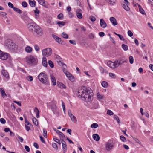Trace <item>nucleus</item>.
<instances>
[{
	"label": "nucleus",
	"instance_id": "nucleus-1",
	"mask_svg": "<svg viewBox=\"0 0 153 153\" xmlns=\"http://www.w3.org/2000/svg\"><path fill=\"white\" fill-rule=\"evenodd\" d=\"M85 87H82L78 90V94L81 97L83 98L87 102L91 101L93 99L92 92Z\"/></svg>",
	"mask_w": 153,
	"mask_h": 153
},
{
	"label": "nucleus",
	"instance_id": "nucleus-2",
	"mask_svg": "<svg viewBox=\"0 0 153 153\" xmlns=\"http://www.w3.org/2000/svg\"><path fill=\"white\" fill-rule=\"evenodd\" d=\"M27 28L30 32L32 33L35 32L39 36H41L42 34V29L35 23L32 22L27 24Z\"/></svg>",
	"mask_w": 153,
	"mask_h": 153
},
{
	"label": "nucleus",
	"instance_id": "nucleus-3",
	"mask_svg": "<svg viewBox=\"0 0 153 153\" xmlns=\"http://www.w3.org/2000/svg\"><path fill=\"white\" fill-rule=\"evenodd\" d=\"M5 45L11 52H15L17 50L18 46L10 39H7L5 42Z\"/></svg>",
	"mask_w": 153,
	"mask_h": 153
},
{
	"label": "nucleus",
	"instance_id": "nucleus-4",
	"mask_svg": "<svg viewBox=\"0 0 153 153\" xmlns=\"http://www.w3.org/2000/svg\"><path fill=\"white\" fill-rule=\"evenodd\" d=\"M38 78L39 80L44 84L48 83V78L47 75L43 72L41 73L38 75Z\"/></svg>",
	"mask_w": 153,
	"mask_h": 153
},
{
	"label": "nucleus",
	"instance_id": "nucleus-5",
	"mask_svg": "<svg viewBox=\"0 0 153 153\" xmlns=\"http://www.w3.org/2000/svg\"><path fill=\"white\" fill-rule=\"evenodd\" d=\"M114 145L113 141L112 140H109L105 144V148L106 150L109 151L111 150L114 147Z\"/></svg>",
	"mask_w": 153,
	"mask_h": 153
},
{
	"label": "nucleus",
	"instance_id": "nucleus-6",
	"mask_svg": "<svg viewBox=\"0 0 153 153\" xmlns=\"http://www.w3.org/2000/svg\"><path fill=\"white\" fill-rule=\"evenodd\" d=\"M52 50L50 48H47L43 49L42 51V54L43 56H49L52 54Z\"/></svg>",
	"mask_w": 153,
	"mask_h": 153
},
{
	"label": "nucleus",
	"instance_id": "nucleus-7",
	"mask_svg": "<svg viewBox=\"0 0 153 153\" xmlns=\"http://www.w3.org/2000/svg\"><path fill=\"white\" fill-rule=\"evenodd\" d=\"M37 59L32 56L29 57L27 59V63L31 65L35 64L37 62Z\"/></svg>",
	"mask_w": 153,
	"mask_h": 153
},
{
	"label": "nucleus",
	"instance_id": "nucleus-8",
	"mask_svg": "<svg viewBox=\"0 0 153 153\" xmlns=\"http://www.w3.org/2000/svg\"><path fill=\"white\" fill-rule=\"evenodd\" d=\"M9 54L6 53L0 50V59L2 60H6L8 57Z\"/></svg>",
	"mask_w": 153,
	"mask_h": 153
},
{
	"label": "nucleus",
	"instance_id": "nucleus-9",
	"mask_svg": "<svg viewBox=\"0 0 153 153\" xmlns=\"http://www.w3.org/2000/svg\"><path fill=\"white\" fill-rule=\"evenodd\" d=\"M107 65L111 68H114L116 67H118V65H117L116 61L114 62H113L110 61H108L107 62Z\"/></svg>",
	"mask_w": 153,
	"mask_h": 153
},
{
	"label": "nucleus",
	"instance_id": "nucleus-10",
	"mask_svg": "<svg viewBox=\"0 0 153 153\" xmlns=\"http://www.w3.org/2000/svg\"><path fill=\"white\" fill-rule=\"evenodd\" d=\"M68 113L69 116L71 118V120L73 122L76 123L77 121L76 117L71 113V110H68Z\"/></svg>",
	"mask_w": 153,
	"mask_h": 153
},
{
	"label": "nucleus",
	"instance_id": "nucleus-11",
	"mask_svg": "<svg viewBox=\"0 0 153 153\" xmlns=\"http://www.w3.org/2000/svg\"><path fill=\"white\" fill-rule=\"evenodd\" d=\"M76 13L78 19H81L82 18V10L81 9H77L76 11Z\"/></svg>",
	"mask_w": 153,
	"mask_h": 153
},
{
	"label": "nucleus",
	"instance_id": "nucleus-12",
	"mask_svg": "<svg viewBox=\"0 0 153 153\" xmlns=\"http://www.w3.org/2000/svg\"><path fill=\"white\" fill-rule=\"evenodd\" d=\"M100 24L101 27L103 28H105L107 27V24L103 19H100Z\"/></svg>",
	"mask_w": 153,
	"mask_h": 153
},
{
	"label": "nucleus",
	"instance_id": "nucleus-13",
	"mask_svg": "<svg viewBox=\"0 0 153 153\" xmlns=\"http://www.w3.org/2000/svg\"><path fill=\"white\" fill-rule=\"evenodd\" d=\"M110 20L114 26H115L118 24L116 20L114 17H111L110 18Z\"/></svg>",
	"mask_w": 153,
	"mask_h": 153
},
{
	"label": "nucleus",
	"instance_id": "nucleus-14",
	"mask_svg": "<svg viewBox=\"0 0 153 153\" xmlns=\"http://www.w3.org/2000/svg\"><path fill=\"white\" fill-rule=\"evenodd\" d=\"M1 73L3 76L6 78L9 77V75L8 73L6 70H5L3 68L2 70Z\"/></svg>",
	"mask_w": 153,
	"mask_h": 153
},
{
	"label": "nucleus",
	"instance_id": "nucleus-15",
	"mask_svg": "<svg viewBox=\"0 0 153 153\" xmlns=\"http://www.w3.org/2000/svg\"><path fill=\"white\" fill-rule=\"evenodd\" d=\"M0 92L1 94V96L3 98H4L7 96V94L3 88H0Z\"/></svg>",
	"mask_w": 153,
	"mask_h": 153
},
{
	"label": "nucleus",
	"instance_id": "nucleus-16",
	"mask_svg": "<svg viewBox=\"0 0 153 153\" xmlns=\"http://www.w3.org/2000/svg\"><path fill=\"white\" fill-rule=\"evenodd\" d=\"M51 109L53 112L54 113H56L57 111V109L56 108V106L55 104H53L51 105Z\"/></svg>",
	"mask_w": 153,
	"mask_h": 153
},
{
	"label": "nucleus",
	"instance_id": "nucleus-17",
	"mask_svg": "<svg viewBox=\"0 0 153 153\" xmlns=\"http://www.w3.org/2000/svg\"><path fill=\"white\" fill-rule=\"evenodd\" d=\"M53 85H55L56 84V82L55 77L53 75H51L50 76Z\"/></svg>",
	"mask_w": 153,
	"mask_h": 153
},
{
	"label": "nucleus",
	"instance_id": "nucleus-18",
	"mask_svg": "<svg viewBox=\"0 0 153 153\" xmlns=\"http://www.w3.org/2000/svg\"><path fill=\"white\" fill-rule=\"evenodd\" d=\"M129 4H122V7L127 11H128L130 10V8L128 6Z\"/></svg>",
	"mask_w": 153,
	"mask_h": 153
},
{
	"label": "nucleus",
	"instance_id": "nucleus-19",
	"mask_svg": "<svg viewBox=\"0 0 153 153\" xmlns=\"http://www.w3.org/2000/svg\"><path fill=\"white\" fill-rule=\"evenodd\" d=\"M93 137L94 139V140H95L96 141H98L100 139V137H99V135L97 134H94L93 135Z\"/></svg>",
	"mask_w": 153,
	"mask_h": 153
},
{
	"label": "nucleus",
	"instance_id": "nucleus-20",
	"mask_svg": "<svg viewBox=\"0 0 153 153\" xmlns=\"http://www.w3.org/2000/svg\"><path fill=\"white\" fill-rule=\"evenodd\" d=\"M42 63L43 65L45 67H47L48 65L47 62L46 61V58L45 57L42 58Z\"/></svg>",
	"mask_w": 153,
	"mask_h": 153
},
{
	"label": "nucleus",
	"instance_id": "nucleus-21",
	"mask_svg": "<svg viewBox=\"0 0 153 153\" xmlns=\"http://www.w3.org/2000/svg\"><path fill=\"white\" fill-rule=\"evenodd\" d=\"M29 3L30 5L32 7H35L36 6V2L34 0H33L32 1L31 0H29Z\"/></svg>",
	"mask_w": 153,
	"mask_h": 153
},
{
	"label": "nucleus",
	"instance_id": "nucleus-22",
	"mask_svg": "<svg viewBox=\"0 0 153 153\" xmlns=\"http://www.w3.org/2000/svg\"><path fill=\"white\" fill-rule=\"evenodd\" d=\"M65 74L69 80L71 81L73 80V77L71 74L69 72H67Z\"/></svg>",
	"mask_w": 153,
	"mask_h": 153
},
{
	"label": "nucleus",
	"instance_id": "nucleus-23",
	"mask_svg": "<svg viewBox=\"0 0 153 153\" xmlns=\"http://www.w3.org/2000/svg\"><path fill=\"white\" fill-rule=\"evenodd\" d=\"M57 84L59 87L60 88L64 89H65L66 88V86L62 83L58 82H57Z\"/></svg>",
	"mask_w": 153,
	"mask_h": 153
},
{
	"label": "nucleus",
	"instance_id": "nucleus-24",
	"mask_svg": "<svg viewBox=\"0 0 153 153\" xmlns=\"http://www.w3.org/2000/svg\"><path fill=\"white\" fill-rule=\"evenodd\" d=\"M25 51L27 53H30L32 51V48L31 47L28 46L25 48Z\"/></svg>",
	"mask_w": 153,
	"mask_h": 153
},
{
	"label": "nucleus",
	"instance_id": "nucleus-25",
	"mask_svg": "<svg viewBox=\"0 0 153 153\" xmlns=\"http://www.w3.org/2000/svg\"><path fill=\"white\" fill-rule=\"evenodd\" d=\"M62 148L64 150V152L65 153L67 149V145L65 142H62Z\"/></svg>",
	"mask_w": 153,
	"mask_h": 153
},
{
	"label": "nucleus",
	"instance_id": "nucleus-26",
	"mask_svg": "<svg viewBox=\"0 0 153 153\" xmlns=\"http://www.w3.org/2000/svg\"><path fill=\"white\" fill-rule=\"evenodd\" d=\"M55 57L56 59L57 62H58V64L61 63V60L62 59L60 56L58 55H55Z\"/></svg>",
	"mask_w": 153,
	"mask_h": 153
},
{
	"label": "nucleus",
	"instance_id": "nucleus-27",
	"mask_svg": "<svg viewBox=\"0 0 153 153\" xmlns=\"http://www.w3.org/2000/svg\"><path fill=\"white\" fill-rule=\"evenodd\" d=\"M56 133H57L60 136L59 137H62V138L65 137V136L64 134L60 131L57 130L56 131Z\"/></svg>",
	"mask_w": 153,
	"mask_h": 153
},
{
	"label": "nucleus",
	"instance_id": "nucleus-28",
	"mask_svg": "<svg viewBox=\"0 0 153 153\" xmlns=\"http://www.w3.org/2000/svg\"><path fill=\"white\" fill-rule=\"evenodd\" d=\"M34 111L36 113V117L37 118L39 117V111L38 108L36 107L34 110Z\"/></svg>",
	"mask_w": 153,
	"mask_h": 153
},
{
	"label": "nucleus",
	"instance_id": "nucleus-29",
	"mask_svg": "<svg viewBox=\"0 0 153 153\" xmlns=\"http://www.w3.org/2000/svg\"><path fill=\"white\" fill-rule=\"evenodd\" d=\"M33 123L36 126H37L38 125V120L35 117H33Z\"/></svg>",
	"mask_w": 153,
	"mask_h": 153
},
{
	"label": "nucleus",
	"instance_id": "nucleus-30",
	"mask_svg": "<svg viewBox=\"0 0 153 153\" xmlns=\"http://www.w3.org/2000/svg\"><path fill=\"white\" fill-rule=\"evenodd\" d=\"M116 0H106V2L109 4H113L115 3Z\"/></svg>",
	"mask_w": 153,
	"mask_h": 153
},
{
	"label": "nucleus",
	"instance_id": "nucleus-31",
	"mask_svg": "<svg viewBox=\"0 0 153 153\" xmlns=\"http://www.w3.org/2000/svg\"><path fill=\"white\" fill-rule=\"evenodd\" d=\"M65 24V22L63 21H58L57 22V24L60 27L64 25Z\"/></svg>",
	"mask_w": 153,
	"mask_h": 153
},
{
	"label": "nucleus",
	"instance_id": "nucleus-32",
	"mask_svg": "<svg viewBox=\"0 0 153 153\" xmlns=\"http://www.w3.org/2000/svg\"><path fill=\"white\" fill-rule=\"evenodd\" d=\"M13 10L14 11L19 14H21L22 13V11L21 10L18 8L15 7L14 8H13Z\"/></svg>",
	"mask_w": 153,
	"mask_h": 153
},
{
	"label": "nucleus",
	"instance_id": "nucleus-33",
	"mask_svg": "<svg viewBox=\"0 0 153 153\" xmlns=\"http://www.w3.org/2000/svg\"><path fill=\"white\" fill-rule=\"evenodd\" d=\"M122 47L124 51H127L128 49V46L127 45L123 44L122 45Z\"/></svg>",
	"mask_w": 153,
	"mask_h": 153
},
{
	"label": "nucleus",
	"instance_id": "nucleus-34",
	"mask_svg": "<svg viewBox=\"0 0 153 153\" xmlns=\"http://www.w3.org/2000/svg\"><path fill=\"white\" fill-rule=\"evenodd\" d=\"M114 118L115 120H117V123L119 124L120 123V120L118 116L116 115H114Z\"/></svg>",
	"mask_w": 153,
	"mask_h": 153
},
{
	"label": "nucleus",
	"instance_id": "nucleus-35",
	"mask_svg": "<svg viewBox=\"0 0 153 153\" xmlns=\"http://www.w3.org/2000/svg\"><path fill=\"white\" fill-rule=\"evenodd\" d=\"M116 62L117 64V65H118V67L119 65L123 63L124 62V61H122L121 60H117V61H116Z\"/></svg>",
	"mask_w": 153,
	"mask_h": 153
},
{
	"label": "nucleus",
	"instance_id": "nucleus-36",
	"mask_svg": "<svg viewBox=\"0 0 153 153\" xmlns=\"http://www.w3.org/2000/svg\"><path fill=\"white\" fill-rule=\"evenodd\" d=\"M102 85V87L104 88H106L108 85V83L107 82L105 81H103L101 83Z\"/></svg>",
	"mask_w": 153,
	"mask_h": 153
},
{
	"label": "nucleus",
	"instance_id": "nucleus-37",
	"mask_svg": "<svg viewBox=\"0 0 153 153\" xmlns=\"http://www.w3.org/2000/svg\"><path fill=\"white\" fill-rule=\"evenodd\" d=\"M63 15L62 13H60L57 16V18L61 20H62L63 19Z\"/></svg>",
	"mask_w": 153,
	"mask_h": 153
},
{
	"label": "nucleus",
	"instance_id": "nucleus-38",
	"mask_svg": "<svg viewBox=\"0 0 153 153\" xmlns=\"http://www.w3.org/2000/svg\"><path fill=\"white\" fill-rule=\"evenodd\" d=\"M48 63L51 67L53 68L54 67V65L53 63L51 60H49L48 61Z\"/></svg>",
	"mask_w": 153,
	"mask_h": 153
},
{
	"label": "nucleus",
	"instance_id": "nucleus-39",
	"mask_svg": "<svg viewBox=\"0 0 153 153\" xmlns=\"http://www.w3.org/2000/svg\"><path fill=\"white\" fill-rule=\"evenodd\" d=\"M62 36L65 39H67L68 38V35L64 32H63L62 34Z\"/></svg>",
	"mask_w": 153,
	"mask_h": 153
},
{
	"label": "nucleus",
	"instance_id": "nucleus-40",
	"mask_svg": "<svg viewBox=\"0 0 153 153\" xmlns=\"http://www.w3.org/2000/svg\"><path fill=\"white\" fill-rule=\"evenodd\" d=\"M98 126V125L97 124L94 123L91 125V127L92 128H96Z\"/></svg>",
	"mask_w": 153,
	"mask_h": 153
},
{
	"label": "nucleus",
	"instance_id": "nucleus-41",
	"mask_svg": "<svg viewBox=\"0 0 153 153\" xmlns=\"http://www.w3.org/2000/svg\"><path fill=\"white\" fill-rule=\"evenodd\" d=\"M89 38L90 39H93L94 38V35L92 33H90L88 35Z\"/></svg>",
	"mask_w": 153,
	"mask_h": 153
},
{
	"label": "nucleus",
	"instance_id": "nucleus-42",
	"mask_svg": "<svg viewBox=\"0 0 153 153\" xmlns=\"http://www.w3.org/2000/svg\"><path fill=\"white\" fill-rule=\"evenodd\" d=\"M38 1L40 5H42L43 4H45V0H38Z\"/></svg>",
	"mask_w": 153,
	"mask_h": 153
},
{
	"label": "nucleus",
	"instance_id": "nucleus-43",
	"mask_svg": "<svg viewBox=\"0 0 153 153\" xmlns=\"http://www.w3.org/2000/svg\"><path fill=\"white\" fill-rule=\"evenodd\" d=\"M29 81H31L33 80V78L32 76H29L26 78Z\"/></svg>",
	"mask_w": 153,
	"mask_h": 153
},
{
	"label": "nucleus",
	"instance_id": "nucleus-44",
	"mask_svg": "<svg viewBox=\"0 0 153 153\" xmlns=\"http://www.w3.org/2000/svg\"><path fill=\"white\" fill-rule=\"evenodd\" d=\"M132 138H133V139L135 140V141L137 143L139 144H141V142L138 139H137V138H135V137H133Z\"/></svg>",
	"mask_w": 153,
	"mask_h": 153
},
{
	"label": "nucleus",
	"instance_id": "nucleus-45",
	"mask_svg": "<svg viewBox=\"0 0 153 153\" xmlns=\"http://www.w3.org/2000/svg\"><path fill=\"white\" fill-rule=\"evenodd\" d=\"M59 65H62V69H65L66 68V65L65 64L63 63H62V62H61V63H60L59 64Z\"/></svg>",
	"mask_w": 153,
	"mask_h": 153
},
{
	"label": "nucleus",
	"instance_id": "nucleus-46",
	"mask_svg": "<svg viewBox=\"0 0 153 153\" xmlns=\"http://www.w3.org/2000/svg\"><path fill=\"white\" fill-rule=\"evenodd\" d=\"M107 114L110 116L114 114L113 112L111 110H108L107 111Z\"/></svg>",
	"mask_w": 153,
	"mask_h": 153
},
{
	"label": "nucleus",
	"instance_id": "nucleus-47",
	"mask_svg": "<svg viewBox=\"0 0 153 153\" xmlns=\"http://www.w3.org/2000/svg\"><path fill=\"white\" fill-rule=\"evenodd\" d=\"M129 62L131 64L133 63L134 59L133 57L132 56H130L129 57Z\"/></svg>",
	"mask_w": 153,
	"mask_h": 153
},
{
	"label": "nucleus",
	"instance_id": "nucleus-48",
	"mask_svg": "<svg viewBox=\"0 0 153 153\" xmlns=\"http://www.w3.org/2000/svg\"><path fill=\"white\" fill-rule=\"evenodd\" d=\"M97 97L99 99H102L103 97V96L100 95L99 93H97Z\"/></svg>",
	"mask_w": 153,
	"mask_h": 153
},
{
	"label": "nucleus",
	"instance_id": "nucleus-49",
	"mask_svg": "<svg viewBox=\"0 0 153 153\" xmlns=\"http://www.w3.org/2000/svg\"><path fill=\"white\" fill-rule=\"evenodd\" d=\"M120 138L121 140L123 142L126 141V138L124 137L123 136L121 135L120 136Z\"/></svg>",
	"mask_w": 153,
	"mask_h": 153
},
{
	"label": "nucleus",
	"instance_id": "nucleus-50",
	"mask_svg": "<svg viewBox=\"0 0 153 153\" xmlns=\"http://www.w3.org/2000/svg\"><path fill=\"white\" fill-rule=\"evenodd\" d=\"M52 146L54 149H56V150L58 149L56 143H52Z\"/></svg>",
	"mask_w": 153,
	"mask_h": 153
},
{
	"label": "nucleus",
	"instance_id": "nucleus-51",
	"mask_svg": "<svg viewBox=\"0 0 153 153\" xmlns=\"http://www.w3.org/2000/svg\"><path fill=\"white\" fill-rule=\"evenodd\" d=\"M89 19L92 22L95 21L96 20L95 17L93 16H91L90 17Z\"/></svg>",
	"mask_w": 153,
	"mask_h": 153
},
{
	"label": "nucleus",
	"instance_id": "nucleus-52",
	"mask_svg": "<svg viewBox=\"0 0 153 153\" xmlns=\"http://www.w3.org/2000/svg\"><path fill=\"white\" fill-rule=\"evenodd\" d=\"M109 76L113 78H115V75L113 73H109Z\"/></svg>",
	"mask_w": 153,
	"mask_h": 153
},
{
	"label": "nucleus",
	"instance_id": "nucleus-53",
	"mask_svg": "<svg viewBox=\"0 0 153 153\" xmlns=\"http://www.w3.org/2000/svg\"><path fill=\"white\" fill-rule=\"evenodd\" d=\"M22 6L24 7H26L27 6V3L25 1H23L22 2Z\"/></svg>",
	"mask_w": 153,
	"mask_h": 153
},
{
	"label": "nucleus",
	"instance_id": "nucleus-54",
	"mask_svg": "<svg viewBox=\"0 0 153 153\" xmlns=\"http://www.w3.org/2000/svg\"><path fill=\"white\" fill-rule=\"evenodd\" d=\"M0 121L2 124H5L6 123L5 120L3 118H1L0 119Z\"/></svg>",
	"mask_w": 153,
	"mask_h": 153
},
{
	"label": "nucleus",
	"instance_id": "nucleus-55",
	"mask_svg": "<svg viewBox=\"0 0 153 153\" xmlns=\"http://www.w3.org/2000/svg\"><path fill=\"white\" fill-rule=\"evenodd\" d=\"M139 11L140 13H141L142 14H145V13L144 10L142 8H140V9H139Z\"/></svg>",
	"mask_w": 153,
	"mask_h": 153
},
{
	"label": "nucleus",
	"instance_id": "nucleus-56",
	"mask_svg": "<svg viewBox=\"0 0 153 153\" xmlns=\"http://www.w3.org/2000/svg\"><path fill=\"white\" fill-rule=\"evenodd\" d=\"M117 36L119 37L120 39L122 40H125L124 38L120 34H118L117 35Z\"/></svg>",
	"mask_w": 153,
	"mask_h": 153
},
{
	"label": "nucleus",
	"instance_id": "nucleus-57",
	"mask_svg": "<svg viewBox=\"0 0 153 153\" xmlns=\"http://www.w3.org/2000/svg\"><path fill=\"white\" fill-rule=\"evenodd\" d=\"M34 48L35 49V50L36 51H38L39 50V47L37 45H35L34 46Z\"/></svg>",
	"mask_w": 153,
	"mask_h": 153
},
{
	"label": "nucleus",
	"instance_id": "nucleus-58",
	"mask_svg": "<svg viewBox=\"0 0 153 153\" xmlns=\"http://www.w3.org/2000/svg\"><path fill=\"white\" fill-rule=\"evenodd\" d=\"M43 136L45 137H47V131L44 129H43Z\"/></svg>",
	"mask_w": 153,
	"mask_h": 153
},
{
	"label": "nucleus",
	"instance_id": "nucleus-59",
	"mask_svg": "<svg viewBox=\"0 0 153 153\" xmlns=\"http://www.w3.org/2000/svg\"><path fill=\"white\" fill-rule=\"evenodd\" d=\"M128 36L130 37H131L133 35L132 32L130 30H128Z\"/></svg>",
	"mask_w": 153,
	"mask_h": 153
},
{
	"label": "nucleus",
	"instance_id": "nucleus-60",
	"mask_svg": "<svg viewBox=\"0 0 153 153\" xmlns=\"http://www.w3.org/2000/svg\"><path fill=\"white\" fill-rule=\"evenodd\" d=\"M8 6L9 7L12 8L13 9V8H14L15 7H14L13 4L11 3L10 2H9L8 3Z\"/></svg>",
	"mask_w": 153,
	"mask_h": 153
},
{
	"label": "nucleus",
	"instance_id": "nucleus-61",
	"mask_svg": "<svg viewBox=\"0 0 153 153\" xmlns=\"http://www.w3.org/2000/svg\"><path fill=\"white\" fill-rule=\"evenodd\" d=\"M69 42L71 44H72L74 45H76V42L74 40H70L69 41Z\"/></svg>",
	"mask_w": 153,
	"mask_h": 153
},
{
	"label": "nucleus",
	"instance_id": "nucleus-62",
	"mask_svg": "<svg viewBox=\"0 0 153 153\" xmlns=\"http://www.w3.org/2000/svg\"><path fill=\"white\" fill-rule=\"evenodd\" d=\"M25 150L28 152H29L30 151V149L29 147L27 146H25Z\"/></svg>",
	"mask_w": 153,
	"mask_h": 153
},
{
	"label": "nucleus",
	"instance_id": "nucleus-63",
	"mask_svg": "<svg viewBox=\"0 0 153 153\" xmlns=\"http://www.w3.org/2000/svg\"><path fill=\"white\" fill-rule=\"evenodd\" d=\"M13 102L17 104L19 106H21V102H18V101H13Z\"/></svg>",
	"mask_w": 153,
	"mask_h": 153
},
{
	"label": "nucleus",
	"instance_id": "nucleus-64",
	"mask_svg": "<svg viewBox=\"0 0 153 153\" xmlns=\"http://www.w3.org/2000/svg\"><path fill=\"white\" fill-rule=\"evenodd\" d=\"M99 35L100 37H103L105 35V33L103 32H100L99 33Z\"/></svg>",
	"mask_w": 153,
	"mask_h": 153
}]
</instances>
